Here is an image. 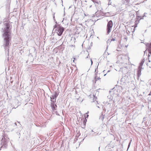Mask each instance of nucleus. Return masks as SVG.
Returning a JSON list of instances; mask_svg holds the SVG:
<instances>
[{"label":"nucleus","mask_w":151,"mask_h":151,"mask_svg":"<svg viewBox=\"0 0 151 151\" xmlns=\"http://www.w3.org/2000/svg\"><path fill=\"white\" fill-rule=\"evenodd\" d=\"M4 27L1 29L2 37L3 38V43L2 46L5 49L6 52L7 51L8 56H9V49L11 43L12 37L11 36L10 30L11 27L9 23H4Z\"/></svg>","instance_id":"1"},{"label":"nucleus","mask_w":151,"mask_h":151,"mask_svg":"<svg viewBox=\"0 0 151 151\" xmlns=\"http://www.w3.org/2000/svg\"><path fill=\"white\" fill-rule=\"evenodd\" d=\"M134 12L136 13L137 17L136 19V20L135 22V25L134 26V30L133 31V33L134 32L135 29V28L137 27V24H138L139 23V21L141 19H142L144 16H143V17H141L140 16V14L139 12V11H134Z\"/></svg>","instance_id":"2"},{"label":"nucleus","mask_w":151,"mask_h":151,"mask_svg":"<svg viewBox=\"0 0 151 151\" xmlns=\"http://www.w3.org/2000/svg\"><path fill=\"white\" fill-rule=\"evenodd\" d=\"M54 28H57L56 29V31L58 35L59 36H61L62 35L65 29L64 28L60 25H58L57 24H55L54 26Z\"/></svg>","instance_id":"3"},{"label":"nucleus","mask_w":151,"mask_h":151,"mask_svg":"<svg viewBox=\"0 0 151 151\" xmlns=\"http://www.w3.org/2000/svg\"><path fill=\"white\" fill-rule=\"evenodd\" d=\"M8 140H7L4 137L2 138L1 142V148L6 149L7 148Z\"/></svg>","instance_id":"4"},{"label":"nucleus","mask_w":151,"mask_h":151,"mask_svg":"<svg viewBox=\"0 0 151 151\" xmlns=\"http://www.w3.org/2000/svg\"><path fill=\"white\" fill-rule=\"evenodd\" d=\"M113 25V22L112 20H110L107 24L106 31L107 34H109L111 32Z\"/></svg>","instance_id":"5"},{"label":"nucleus","mask_w":151,"mask_h":151,"mask_svg":"<svg viewBox=\"0 0 151 151\" xmlns=\"http://www.w3.org/2000/svg\"><path fill=\"white\" fill-rule=\"evenodd\" d=\"M58 94V93L57 92L55 91L54 94L50 97V101L52 102H55L56 99Z\"/></svg>","instance_id":"6"},{"label":"nucleus","mask_w":151,"mask_h":151,"mask_svg":"<svg viewBox=\"0 0 151 151\" xmlns=\"http://www.w3.org/2000/svg\"><path fill=\"white\" fill-rule=\"evenodd\" d=\"M55 102H53L51 103V107L53 111L57 110V105H56Z\"/></svg>","instance_id":"7"},{"label":"nucleus","mask_w":151,"mask_h":151,"mask_svg":"<svg viewBox=\"0 0 151 151\" xmlns=\"http://www.w3.org/2000/svg\"><path fill=\"white\" fill-rule=\"evenodd\" d=\"M111 37H113L117 39L118 38L119 33L118 32L113 31L112 32Z\"/></svg>","instance_id":"8"},{"label":"nucleus","mask_w":151,"mask_h":151,"mask_svg":"<svg viewBox=\"0 0 151 151\" xmlns=\"http://www.w3.org/2000/svg\"><path fill=\"white\" fill-rule=\"evenodd\" d=\"M142 69H143V68L142 67H138V70L137 71V76L138 77H139L141 74V70Z\"/></svg>","instance_id":"9"},{"label":"nucleus","mask_w":151,"mask_h":151,"mask_svg":"<svg viewBox=\"0 0 151 151\" xmlns=\"http://www.w3.org/2000/svg\"><path fill=\"white\" fill-rule=\"evenodd\" d=\"M75 33L76 34H78L82 31V29L81 27H77L75 29Z\"/></svg>","instance_id":"10"},{"label":"nucleus","mask_w":151,"mask_h":151,"mask_svg":"<svg viewBox=\"0 0 151 151\" xmlns=\"http://www.w3.org/2000/svg\"><path fill=\"white\" fill-rule=\"evenodd\" d=\"M17 122H15L14 123H13L12 125L13 127H14V125H16L17 126L18 128H21V125L20 124V122H17Z\"/></svg>","instance_id":"11"},{"label":"nucleus","mask_w":151,"mask_h":151,"mask_svg":"<svg viewBox=\"0 0 151 151\" xmlns=\"http://www.w3.org/2000/svg\"><path fill=\"white\" fill-rule=\"evenodd\" d=\"M122 3L125 4H128V5L130 4L129 3V0H122Z\"/></svg>","instance_id":"12"},{"label":"nucleus","mask_w":151,"mask_h":151,"mask_svg":"<svg viewBox=\"0 0 151 151\" xmlns=\"http://www.w3.org/2000/svg\"><path fill=\"white\" fill-rule=\"evenodd\" d=\"M91 1L95 4V6H96V4H99V3L100 2L99 0H91Z\"/></svg>","instance_id":"13"},{"label":"nucleus","mask_w":151,"mask_h":151,"mask_svg":"<svg viewBox=\"0 0 151 151\" xmlns=\"http://www.w3.org/2000/svg\"><path fill=\"white\" fill-rule=\"evenodd\" d=\"M93 101H91L92 102H95L96 104V103H97L98 104V101L96 100L97 99V97H96L94 95H93Z\"/></svg>","instance_id":"14"},{"label":"nucleus","mask_w":151,"mask_h":151,"mask_svg":"<svg viewBox=\"0 0 151 151\" xmlns=\"http://www.w3.org/2000/svg\"><path fill=\"white\" fill-rule=\"evenodd\" d=\"M145 59L144 58L143 59H142L141 61V62H140V64H139V66H138L139 67H142V66L143 65V63H144V62H145Z\"/></svg>","instance_id":"15"},{"label":"nucleus","mask_w":151,"mask_h":151,"mask_svg":"<svg viewBox=\"0 0 151 151\" xmlns=\"http://www.w3.org/2000/svg\"><path fill=\"white\" fill-rule=\"evenodd\" d=\"M102 13V12L101 10H100V11L98 10L96 12V15H97L98 14H101Z\"/></svg>","instance_id":"16"},{"label":"nucleus","mask_w":151,"mask_h":151,"mask_svg":"<svg viewBox=\"0 0 151 151\" xmlns=\"http://www.w3.org/2000/svg\"><path fill=\"white\" fill-rule=\"evenodd\" d=\"M104 118V116L102 114L99 117V119L101 120L102 121H103Z\"/></svg>","instance_id":"17"},{"label":"nucleus","mask_w":151,"mask_h":151,"mask_svg":"<svg viewBox=\"0 0 151 151\" xmlns=\"http://www.w3.org/2000/svg\"><path fill=\"white\" fill-rule=\"evenodd\" d=\"M127 38L126 37H124V38H123L122 39V41L124 42H126L127 41Z\"/></svg>","instance_id":"18"},{"label":"nucleus","mask_w":151,"mask_h":151,"mask_svg":"<svg viewBox=\"0 0 151 151\" xmlns=\"http://www.w3.org/2000/svg\"><path fill=\"white\" fill-rule=\"evenodd\" d=\"M111 37V41H114L117 39L115 38V37L114 38L113 37Z\"/></svg>","instance_id":"19"},{"label":"nucleus","mask_w":151,"mask_h":151,"mask_svg":"<svg viewBox=\"0 0 151 151\" xmlns=\"http://www.w3.org/2000/svg\"><path fill=\"white\" fill-rule=\"evenodd\" d=\"M149 54L148 55V57H149L150 56V55L151 54V50L150 49H149L148 50Z\"/></svg>","instance_id":"20"},{"label":"nucleus","mask_w":151,"mask_h":151,"mask_svg":"<svg viewBox=\"0 0 151 151\" xmlns=\"http://www.w3.org/2000/svg\"><path fill=\"white\" fill-rule=\"evenodd\" d=\"M97 81V79H96V76H95L94 80H93V82L94 83H96V81Z\"/></svg>","instance_id":"21"},{"label":"nucleus","mask_w":151,"mask_h":151,"mask_svg":"<svg viewBox=\"0 0 151 151\" xmlns=\"http://www.w3.org/2000/svg\"><path fill=\"white\" fill-rule=\"evenodd\" d=\"M147 120V117H144L143 119V122L145 123V121Z\"/></svg>","instance_id":"22"},{"label":"nucleus","mask_w":151,"mask_h":151,"mask_svg":"<svg viewBox=\"0 0 151 151\" xmlns=\"http://www.w3.org/2000/svg\"><path fill=\"white\" fill-rule=\"evenodd\" d=\"M17 135H18V136L19 137V138H20V132H17Z\"/></svg>","instance_id":"23"},{"label":"nucleus","mask_w":151,"mask_h":151,"mask_svg":"<svg viewBox=\"0 0 151 151\" xmlns=\"http://www.w3.org/2000/svg\"><path fill=\"white\" fill-rule=\"evenodd\" d=\"M86 121H87V119H85V120H84L83 122L84 125H86Z\"/></svg>","instance_id":"24"},{"label":"nucleus","mask_w":151,"mask_h":151,"mask_svg":"<svg viewBox=\"0 0 151 151\" xmlns=\"http://www.w3.org/2000/svg\"><path fill=\"white\" fill-rule=\"evenodd\" d=\"M90 60H91V65L93 64V61L92 60V59L91 58L90 59Z\"/></svg>","instance_id":"25"},{"label":"nucleus","mask_w":151,"mask_h":151,"mask_svg":"<svg viewBox=\"0 0 151 151\" xmlns=\"http://www.w3.org/2000/svg\"><path fill=\"white\" fill-rule=\"evenodd\" d=\"M88 113H86V118H88V115L87 114L88 113Z\"/></svg>","instance_id":"26"},{"label":"nucleus","mask_w":151,"mask_h":151,"mask_svg":"<svg viewBox=\"0 0 151 151\" xmlns=\"http://www.w3.org/2000/svg\"><path fill=\"white\" fill-rule=\"evenodd\" d=\"M132 141V140L131 139V141H130V142H129V144L128 146V147H129V146L130 145V143H131V142Z\"/></svg>","instance_id":"27"},{"label":"nucleus","mask_w":151,"mask_h":151,"mask_svg":"<svg viewBox=\"0 0 151 151\" xmlns=\"http://www.w3.org/2000/svg\"><path fill=\"white\" fill-rule=\"evenodd\" d=\"M111 42V41H110V40H108L107 41V43H109V42Z\"/></svg>","instance_id":"28"},{"label":"nucleus","mask_w":151,"mask_h":151,"mask_svg":"<svg viewBox=\"0 0 151 151\" xmlns=\"http://www.w3.org/2000/svg\"><path fill=\"white\" fill-rule=\"evenodd\" d=\"M55 113H56V115L59 116V115L58 114V113L57 112V111H56L55 112Z\"/></svg>","instance_id":"29"},{"label":"nucleus","mask_w":151,"mask_h":151,"mask_svg":"<svg viewBox=\"0 0 151 151\" xmlns=\"http://www.w3.org/2000/svg\"><path fill=\"white\" fill-rule=\"evenodd\" d=\"M53 19H54V20L55 21V16H54V15H53Z\"/></svg>","instance_id":"30"},{"label":"nucleus","mask_w":151,"mask_h":151,"mask_svg":"<svg viewBox=\"0 0 151 151\" xmlns=\"http://www.w3.org/2000/svg\"><path fill=\"white\" fill-rule=\"evenodd\" d=\"M149 47L150 48H151V43L150 44L149 46Z\"/></svg>","instance_id":"31"},{"label":"nucleus","mask_w":151,"mask_h":151,"mask_svg":"<svg viewBox=\"0 0 151 151\" xmlns=\"http://www.w3.org/2000/svg\"><path fill=\"white\" fill-rule=\"evenodd\" d=\"M14 127L15 128H17V126H16V125H14Z\"/></svg>","instance_id":"32"},{"label":"nucleus","mask_w":151,"mask_h":151,"mask_svg":"<svg viewBox=\"0 0 151 151\" xmlns=\"http://www.w3.org/2000/svg\"><path fill=\"white\" fill-rule=\"evenodd\" d=\"M92 42H91V43L90 46H92Z\"/></svg>","instance_id":"33"},{"label":"nucleus","mask_w":151,"mask_h":151,"mask_svg":"<svg viewBox=\"0 0 151 151\" xmlns=\"http://www.w3.org/2000/svg\"><path fill=\"white\" fill-rule=\"evenodd\" d=\"M101 79V78H99V77L98 78H97V80H99V79Z\"/></svg>","instance_id":"34"},{"label":"nucleus","mask_w":151,"mask_h":151,"mask_svg":"<svg viewBox=\"0 0 151 151\" xmlns=\"http://www.w3.org/2000/svg\"><path fill=\"white\" fill-rule=\"evenodd\" d=\"M89 56V54H88V56L86 58H88V57Z\"/></svg>","instance_id":"35"},{"label":"nucleus","mask_w":151,"mask_h":151,"mask_svg":"<svg viewBox=\"0 0 151 151\" xmlns=\"http://www.w3.org/2000/svg\"><path fill=\"white\" fill-rule=\"evenodd\" d=\"M78 139H74V141H76Z\"/></svg>","instance_id":"36"},{"label":"nucleus","mask_w":151,"mask_h":151,"mask_svg":"<svg viewBox=\"0 0 151 151\" xmlns=\"http://www.w3.org/2000/svg\"><path fill=\"white\" fill-rule=\"evenodd\" d=\"M96 70H97V68L95 69V72H96Z\"/></svg>","instance_id":"37"},{"label":"nucleus","mask_w":151,"mask_h":151,"mask_svg":"<svg viewBox=\"0 0 151 151\" xmlns=\"http://www.w3.org/2000/svg\"><path fill=\"white\" fill-rule=\"evenodd\" d=\"M71 46V47H74V45H71V46Z\"/></svg>","instance_id":"38"},{"label":"nucleus","mask_w":151,"mask_h":151,"mask_svg":"<svg viewBox=\"0 0 151 151\" xmlns=\"http://www.w3.org/2000/svg\"><path fill=\"white\" fill-rule=\"evenodd\" d=\"M96 76V79H97L98 78L97 76L96 75V76Z\"/></svg>","instance_id":"39"},{"label":"nucleus","mask_w":151,"mask_h":151,"mask_svg":"<svg viewBox=\"0 0 151 151\" xmlns=\"http://www.w3.org/2000/svg\"><path fill=\"white\" fill-rule=\"evenodd\" d=\"M9 57H8L7 58V60H8V61H9Z\"/></svg>","instance_id":"40"},{"label":"nucleus","mask_w":151,"mask_h":151,"mask_svg":"<svg viewBox=\"0 0 151 151\" xmlns=\"http://www.w3.org/2000/svg\"><path fill=\"white\" fill-rule=\"evenodd\" d=\"M97 106V107L98 108H100V107L99 106Z\"/></svg>","instance_id":"41"},{"label":"nucleus","mask_w":151,"mask_h":151,"mask_svg":"<svg viewBox=\"0 0 151 151\" xmlns=\"http://www.w3.org/2000/svg\"><path fill=\"white\" fill-rule=\"evenodd\" d=\"M16 108H15L14 107H13V108H12V109H15Z\"/></svg>","instance_id":"42"},{"label":"nucleus","mask_w":151,"mask_h":151,"mask_svg":"<svg viewBox=\"0 0 151 151\" xmlns=\"http://www.w3.org/2000/svg\"><path fill=\"white\" fill-rule=\"evenodd\" d=\"M151 95V93H150L148 94V95Z\"/></svg>","instance_id":"43"},{"label":"nucleus","mask_w":151,"mask_h":151,"mask_svg":"<svg viewBox=\"0 0 151 151\" xmlns=\"http://www.w3.org/2000/svg\"><path fill=\"white\" fill-rule=\"evenodd\" d=\"M129 73H127V75H129Z\"/></svg>","instance_id":"44"},{"label":"nucleus","mask_w":151,"mask_h":151,"mask_svg":"<svg viewBox=\"0 0 151 151\" xmlns=\"http://www.w3.org/2000/svg\"><path fill=\"white\" fill-rule=\"evenodd\" d=\"M106 74H105L104 75V76H105L106 75Z\"/></svg>","instance_id":"45"},{"label":"nucleus","mask_w":151,"mask_h":151,"mask_svg":"<svg viewBox=\"0 0 151 151\" xmlns=\"http://www.w3.org/2000/svg\"><path fill=\"white\" fill-rule=\"evenodd\" d=\"M34 51L36 50V49L35 48V47H34Z\"/></svg>","instance_id":"46"},{"label":"nucleus","mask_w":151,"mask_h":151,"mask_svg":"<svg viewBox=\"0 0 151 151\" xmlns=\"http://www.w3.org/2000/svg\"><path fill=\"white\" fill-rule=\"evenodd\" d=\"M110 72V70H108V71H107L108 72Z\"/></svg>","instance_id":"47"},{"label":"nucleus","mask_w":151,"mask_h":151,"mask_svg":"<svg viewBox=\"0 0 151 151\" xmlns=\"http://www.w3.org/2000/svg\"><path fill=\"white\" fill-rule=\"evenodd\" d=\"M91 132H93V130H91Z\"/></svg>","instance_id":"48"},{"label":"nucleus","mask_w":151,"mask_h":151,"mask_svg":"<svg viewBox=\"0 0 151 151\" xmlns=\"http://www.w3.org/2000/svg\"><path fill=\"white\" fill-rule=\"evenodd\" d=\"M125 47H127V45H126L125 46Z\"/></svg>","instance_id":"49"},{"label":"nucleus","mask_w":151,"mask_h":151,"mask_svg":"<svg viewBox=\"0 0 151 151\" xmlns=\"http://www.w3.org/2000/svg\"><path fill=\"white\" fill-rule=\"evenodd\" d=\"M146 51V50L145 51H144V53L145 54V51Z\"/></svg>","instance_id":"50"},{"label":"nucleus","mask_w":151,"mask_h":151,"mask_svg":"<svg viewBox=\"0 0 151 151\" xmlns=\"http://www.w3.org/2000/svg\"><path fill=\"white\" fill-rule=\"evenodd\" d=\"M55 22L56 24H57V22H56V21Z\"/></svg>","instance_id":"51"},{"label":"nucleus","mask_w":151,"mask_h":151,"mask_svg":"<svg viewBox=\"0 0 151 151\" xmlns=\"http://www.w3.org/2000/svg\"><path fill=\"white\" fill-rule=\"evenodd\" d=\"M97 73V72H96V73Z\"/></svg>","instance_id":"52"},{"label":"nucleus","mask_w":151,"mask_h":151,"mask_svg":"<svg viewBox=\"0 0 151 151\" xmlns=\"http://www.w3.org/2000/svg\"><path fill=\"white\" fill-rule=\"evenodd\" d=\"M149 62H150V60H149Z\"/></svg>","instance_id":"53"},{"label":"nucleus","mask_w":151,"mask_h":151,"mask_svg":"<svg viewBox=\"0 0 151 151\" xmlns=\"http://www.w3.org/2000/svg\"><path fill=\"white\" fill-rule=\"evenodd\" d=\"M129 77H130V76L129 75Z\"/></svg>","instance_id":"54"},{"label":"nucleus","mask_w":151,"mask_h":151,"mask_svg":"<svg viewBox=\"0 0 151 151\" xmlns=\"http://www.w3.org/2000/svg\"><path fill=\"white\" fill-rule=\"evenodd\" d=\"M91 5L90 6V7H91Z\"/></svg>","instance_id":"55"},{"label":"nucleus","mask_w":151,"mask_h":151,"mask_svg":"<svg viewBox=\"0 0 151 151\" xmlns=\"http://www.w3.org/2000/svg\"><path fill=\"white\" fill-rule=\"evenodd\" d=\"M119 57H120V58H121V57L120 56H119Z\"/></svg>","instance_id":"56"},{"label":"nucleus","mask_w":151,"mask_h":151,"mask_svg":"<svg viewBox=\"0 0 151 151\" xmlns=\"http://www.w3.org/2000/svg\"><path fill=\"white\" fill-rule=\"evenodd\" d=\"M74 60H73V62H74Z\"/></svg>","instance_id":"57"},{"label":"nucleus","mask_w":151,"mask_h":151,"mask_svg":"<svg viewBox=\"0 0 151 151\" xmlns=\"http://www.w3.org/2000/svg\"><path fill=\"white\" fill-rule=\"evenodd\" d=\"M85 16H86V15L85 14Z\"/></svg>","instance_id":"58"}]
</instances>
